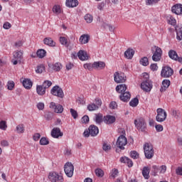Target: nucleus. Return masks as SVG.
Here are the masks:
<instances>
[{"mask_svg": "<svg viewBox=\"0 0 182 182\" xmlns=\"http://www.w3.org/2000/svg\"><path fill=\"white\" fill-rule=\"evenodd\" d=\"M44 70H45V65H40L37 67L36 72V73H42Z\"/></svg>", "mask_w": 182, "mask_h": 182, "instance_id": "nucleus-46", "label": "nucleus"}, {"mask_svg": "<svg viewBox=\"0 0 182 182\" xmlns=\"http://www.w3.org/2000/svg\"><path fill=\"white\" fill-rule=\"evenodd\" d=\"M168 86H170V80H164L162 82V86L161 87L160 91L161 92H164L166 91V89H167L168 87Z\"/></svg>", "mask_w": 182, "mask_h": 182, "instance_id": "nucleus-30", "label": "nucleus"}, {"mask_svg": "<svg viewBox=\"0 0 182 182\" xmlns=\"http://www.w3.org/2000/svg\"><path fill=\"white\" fill-rule=\"evenodd\" d=\"M155 129H156V132H163V125L156 124L155 126Z\"/></svg>", "mask_w": 182, "mask_h": 182, "instance_id": "nucleus-62", "label": "nucleus"}, {"mask_svg": "<svg viewBox=\"0 0 182 182\" xmlns=\"http://www.w3.org/2000/svg\"><path fill=\"white\" fill-rule=\"evenodd\" d=\"M176 174L177 176H182V167L179 166L176 169Z\"/></svg>", "mask_w": 182, "mask_h": 182, "instance_id": "nucleus-60", "label": "nucleus"}, {"mask_svg": "<svg viewBox=\"0 0 182 182\" xmlns=\"http://www.w3.org/2000/svg\"><path fill=\"white\" fill-rule=\"evenodd\" d=\"M112 146H110V144H107L106 143L103 144L102 145V149L104 150V151H108L109 150H111Z\"/></svg>", "mask_w": 182, "mask_h": 182, "instance_id": "nucleus-52", "label": "nucleus"}, {"mask_svg": "<svg viewBox=\"0 0 182 182\" xmlns=\"http://www.w3.org/2000/svg\"><path fill=\"white\" fill-rule=\"evenodd\" d=\"M134 124L138 130H140L141 132H146L147 125L146 124L144 119L139 118L138 119H135Z\"/></svg>", "mask_w": 182, "mask_h": 182, "instance_id": "nucleus-3", "label": "nucleus"}, {"mask_svg": "<svg viewBox=\"0 0 182 182\" xmlns=\"http://www.w3.org/2000/svg\"><path fill=\"white\" fill-rule=\"evenodd\" d=\"M51 136L54 139H58L59 137H62V136H63V133L60 132V128L54 127L51 131Z\"/></svg>", "mask_w": 182, "mask_h": 182, "instance_id": "nucleus-13", "label": "nucleus"}, {"mask_svg": "<svg viewBox=\"0 0 182 182\" xmlns=\"http://www.w3.org/2000/svg\"><path fill=\"white\" fill-rule=\"evenodd\" d=\"M90 36L87 34H83L80 37L79 42L81 45H85V43H89Z\"/></svg>", "mask_w": 182, "mask_h": 182, "instance_id": "nucleus-18", "label": "nucleus"}, {"mask_svg": "<svg viewBox=\"0 0 182 182\" xmlns=\"http://www.w3.org/2000/svg\"><path fill=\"white\" fill-rule=\"evenodd\" d=\"M64 171L67 176L73 177V171H75V166L72 163L67 162L64 166Z\"/></svg>", "mask_w": 182, "mask_h": 182, "instance_id": "nucleus-6", "label": "nucleus"}, {"mask_svg": "<svg viewBox=\"0 0 182 182\" xmlns=\"http://www.w3.org/2000/svg\"><path fill=\"white\" fill-rule=\"evenodd\" d=\"M150 69L153 71L157 70V69H159V66H157V64L154 63L150 65Z\"/></svg>", "mask_w": 182, "mask_h": 182, "instance_id": "nucleus-63", "label": "nucleus"}, {"mask_svg": "<svg viewBox=\"0 0 182 182\" xmlns=\"http://www.w3.org/2000/svg\"><path fill=\"white\" fill-rule=\"evenodd\" d=\"M142 175L146 180H149V178H150V169L149 167L145 166L143 168Z\"/></svg>", "mask_w": 182, "mask_h": 182, "instance_id": "nucleus-29", "label": "nucleus"}, {"mask_svg": "<svg viewBox=\"0 0 182 182\" xmlns=\"http://www.w3.org/2000/svg\"><path fill=\"white\" fill-rule=\"evenodd\" d=\"M83 136L84 137H89V136H90V130L89 129H85L84 133H83Z\"/></svg>", "mask_w": 182, "mask_h": 182, "instance_id": "nucleus-64", "label": "nucleus"}, {"mask_svg": "<svg viewBox=\"0 0 182 182\" xmlns=\"http://www.w3.org/2000/svg\"><path fill=\"white\" fill-rule=\"evenodd\" d=\"M87 109L90 112H93L94 110H97L99 106L96 105V104H90L87 106Z\"/></svg>", "mask_w": 182, "mask_h": 182, "instance_id": "nucleus-42", "label": "nucleus"}, {"mask_svg": "<svg viewBox=\"0 0 182 182\" xmlns=\"http://www.w3.org/2000/svg\"><path fill=\"white\" fill-rule=\"evenodd\" d=\"M43 87H44L46 90L49 89L52 86V82L49 80H46L43 82L42 85Z\"/></svg>", "mask_w": 182, "mask_h": 182, "instance_id": "nucleus-43", "label": "nucleus"}, {"mask_svg": "<svg viewBox=\"0 0 182 182\" xmlns=\"http://www.w3.org/2000/svg\"><path fill=\"white\" fill-rule=\"evenodd\" d=\"M114 80L116 83H124L126 82V75L123 73L116 72L114 74Z\"/></svg>", "mask_w": 182, "mask_h": 182, "instance_id": "nucleus-11", "label": "nucleus"}, {"mask_svg": "<svg viewBox=\"0 0 182 182\" xmlns=\"http://www.w3.org/2000/svg\"><path fill=\"white\" fill-rule=\"evenodd\" d=\"M144 150L146 159H153L154 156V149H153V145H151V144H145L144 146Z\"/></svg>", "mask_w": 182, "mask_h": 182, "instance_id": "nucleus-2", "label": "nucleus"}, {"mask_svg": "<svg viewBox=\"0 0 182 182\" xmlns=\"http://www.w3.org/2000/svg\"><path fill=\"white\" fill-rule=\"evenodd\" d=\"M36 92L39 96H43L46 93V89L43 85H37Z\"/></svg>", "mask_w": 182, "mask_h": 182, "instance_id": "nucleus-25", "label": "nucleus"}, {"mask_svg": "<svg viewBox=\"0 0 182 182\" xmlns=\"http://www.w3.org/2000/svg\"><path fill=\"white\" fill-rule=\"evenodd\" d=\"M81 122L86 124L87 123H89V116L85 115L82 119H81Z\"/></svg>", "mask_w": 182, "mask_h": 182, "instance_id": "nucleus-56", "label": "nucleus"}, {"mask_svg": "<svg viewBox=\"0 0 182 182\" xmlns=\"http://www.w3.org/2000/svg\"><path fill=\"white\" fill-rule=\"evenodd\" d=\"M16 132L18 134L25 133V126L23 125V124H18L16 127Z\"/></svg>", "mask_w": 182, "mask_h": 182, "instance_id": "nucleus-37", "label": "nucleus"}, {"mask_svg": "<svg viewBox=\"0 0 182 182\" xmlns=\"http://www.w3.org/2000/svg\"><path fill=\"white\" fill-rule=\"evenodd\" d=\"M22 83H23V87H25V89H27L28 90H29V89H31L33 85L31 79H28V78H25L23 80Z\"/></svg>", "mask_w": 182, "mask_h": 182, "instance_id": "nucleus-17", "label": "nucleus"}, {"mask_svg": "<svg viewBox=\"0 0 182 182\" xmlns=\"http://www.w3.org/2000/svg\"><path fill=\"white\" fill-rule=\"evenodd\" d=\"M176 38L178 41H182V27H178L176 28Z\"/></svg>", "mask_w": 182, "mask_h": 182, "instance_id": "nucleus-33", "label": "nucleus"}, {"mask_svg": "<svg viewBox=\"0 0 182 182\" xmlns=\"http://www.w3.org/2000/svg\"><path fill=\"white\" fill-rule=\"evenodd\" d=\"M65 5L68 8H75V6L79 5V1L77 0H66Z\"/></svg>", "mask_w": 182, "mask_h": 182, "instance_id": "nucleus-21", "label": "nucleus"}, {"mask_svg": "<svg viewBox=\"0 0 182 182\" xmlns=\"http://www.w3.org/2000/svg\"><path fill=\"white\" fill-rule=\"evenodd\" d=\"M1 146H2V147H8V146H9V142L5 139H3L1 141Z\"/></svg>", "mask_w": 182, "mask_h": 182, "instance_id": "nucleus-58", "label": "nucleus"}, {"mask_svg": "<svg viewBox=\"0 0 182 182\" xmlns=\"http://www.w3.org/2000/svg\"><path fill=\"white\" fill-rule=\"evenodd\" d=\"M160 0H146V5H154L157 4Z\"/></svg>", "mask_w": 182, "mask_h": 182, "instance_id": "nucleus-54", "label": "nucleus"}, {"mask_svg": "<svg viewBox=\"0 0 182 182\" xmlns=\"http://www.w3.org/2000/svg\"><path fill=\"white\" fill-rule=\"evenodd\" d=\"M95 120L96 123H97L98 124H100V123L103 122V115H102L101 114H96Z\"/></svg>", "mask_w": 182, "mask_h": 182, "instance_id": "nucleus-39", "label": "nucleus"}, {"mask_svg": "<svg viewBox=\"0 0 182 182\" xmlns=\"http://www.w3.org/2000/svg\"><path fill=\"white\" fill-rule=\"evenodd\" d=\"M48 179L51 182H63V176L58 175V173L53 171L49 173Z\"/></svg>", "mask_w": 182, "mask_h": 182, "instance_id": "nucleus-5", "label": "nucleus"}, {"mask_svg": "<svg viewBox=\"0 0 182 182\" xmlns=\"http://www.w3.org/2000/svg\"><path fill=\"white\" fill-rule=\"evenodd\" d=\"M104 122L106 124H112L116 122V117L112 115H107L104 117Z\"/></svg>", "mask_w": 182, "mask_h": 182, "instance_id": "nucleus-20", "label": "nucleus"}, {"mask_svg": "<svg viewBox=\"0 0 182 182\" xmlns=\"http://www.w3.org/2000/svg\"><path fill=\"white\" fill-rule=\"evenodd\" d=\"M116 107H117V104L116 103V102H111L109 104V108L113 110L116 109Z\"/></svg>", "mask_w": 182, "mask_h": 182, "instance_id": "nucleus-61", "label": "nucleus"}, {"mask_svg": "<svg viewBox=\"0 0 182 182\" xmlns=\"http://www.w3.org/2000/svg\"><path fill=\"white\" fill-rule=\"evenodd\" d=\"M124 56L127 59H132L133 56H134V50H133V49L128 48L124 52Z\"/></svg>", "mask_w": 182, "mask_h": 182, "instance_id": "nucleus-28", "label": "nucleus"}, {"mask_svg": "<svg viewBox=\"0 0 182 182\" xmlns=\"http://www.w3.org/2000/svg\"><path fill=\"white\" fill-rule=\"evenodd\" d=\"M95 174L96 176H97V177H102V176H104L105 173L101 168H97L95 169Z\"/></svg>", "mask_w": 182, "mask_h": 182, "instance_id": "nucleus-48", "label": "nucleus"}, {"mask_svg": "<svg viewBox=\"0 0 182 182\" xmlns=\"http://www.w3.org/2000/svg\"><path fill=\"white\" fill-rule=\"evenodd\" d=\"M171 11L176 15H182V4H175L172 6Z\"/></svg>", "mask_w": 182, "mask_h": 182, "instance_id": "nucleus-14", "label": "nucleus"}, {"mask_svg": "<svg viewBox=\"0 0 182 182\" xmlns=\"http://www.w3.org/2000/svg\"><path fill=\"white\" fill-rule=\"evenodd\" d=\"M168 56L173 60H177V58H178V55L177 54V52H176L174 50H169Z\"/></svg>", "mask_w": 182, "mask_h": 182, "instance_id": "nucleus-31", "label": "nucleus"}, {"mask_svg": "<svg viewBox=\"0 0 182 182\" xmlns=\"http://www.w3.org/2000/svg\"><path fill=\"white\" fill-rule=\"evenodd\" d=\"M153 55L152 60L154 62H160L161 60V56L163 55V50L157 46H154L151 49Z\"/></svg>", "mask_w": 182, "mask_h": 182, "instance_id": "nucleus-1", "label": "nucleus"}, {"mask_svg": "<svg viewBox=\"0 0 182 182\" xmlns=\"http://www.w3.org/2000/svg\"><path fill=\"white\" fill-rule=\"evenodd\" d=\"M11 27H12V25H11L9 22H6L3 25L4 29H11Z\"/></svg>", "mask_w": 182, "mask_h": 182, "instance_id": "nucleus-59", "label": "nucleus"}, {"mask_svg": "<svg viewBox=\"0 0 182 182\" xmlns=\"http://www.w3.org/2000/svg\"><path fill=\"white\" fill-rule=\"evenodd\" d=\"M130 97H132V95H130V92L127 91L126 92H122L119 95V99L122 100V102H129L130 100Z\"/></svg>", "mask_w": 182, "mask_h": 182, "instance_id": "nucleus-15", "label": "nucleus"}, {"mask_svg": "<svg viewBox=\"0 0 182 182\" xmlns=\"http://www.w3.org/2000/svg\"><path fill=\"white\" fill-rule=\"evenodd\" d=\"M37 56L42 59V58H45L46 56V50L43 49H40L37 50Z\"/></svg>", "mask_w": 182, "mask_h": 182, "instance_id": "nucleus-38", "label": "nucleus"}, {"mask_svg": "<svg viewBox=\"0 0 182 182\" xmlns=\"http://www.w3.org/2000/svg\"><path fill=\"white\" fill-rule=\"evenodd\" d=\"M153 168V176H157V173H159V170H160V168H159V166L154 165L152 166Z\"/></svg>", "mask_w": 182, "mask_h": 182, "instance_id": "nucleus-55", "label": "nucleus"}, {"mask_svg": "<svg viewBox=\"0 0 182 182\" xmlns=\"http://www.w3.org/2000/svg\"><path fill=\"white\" fill-rule=\"evenodd\" d=\"M141 88L144 92H151L153 89V82L150 80H144L141 84Z\"/></svg>", "mask_w": 182, "mask_h": 182, "instance_id": "nucleus-7", "label": "nucleus"}, {"mask_svg": "<svg viewBox=\"0 0 182 182\" xmlns=\"http://www.w3.org/2000/svg\"><path fill=\"white\" fill-rule=\"evenodd\" d=\"M106 67V63H105V62L102 61H97V62H94V69H105V68Z\"/></svg>", "mask_w": 182, "mask_h": 182, "instance_id": "nucleus-24", "label": "nucleus"}, {"mask_svg": "<svg viewBox=\"0 0 182 182\" xmlns=\"http://www.w3.org/2000/svg\"><path fill=\"white\" fill-rule=\"evenodd\" d=\"M70 112L71 113V116H73V119H77V112L76 110H75L74 109H70Z\"/></svg>", "mask_w": 182, "mask_h": 182, "instance_id": "nucleus-53", "label": "nucleus"}, {"mask_svg": "<svg viewBox=\"0 0 182 182\" xmlns=\"http://www.w3.org/2000/svg\"><path fill=\"white\" fill-rule=\"evenodd\" d=\"M116 90L117 93H120V95H122V93L127 92V86L126 85V84L119 85L116 87Z\"/></svg>", "mask_w": 182, "mask_h": 182, "instance_id": "nucleus-19", "label": "nucleus"}, {"mask_svg": "<svg viewBox=\"0 0 182 182\" xmlns=\"http://www.w3.org/2000/svg\"><path fill=\"white\" fill-rule=\"evenodd\" d=\"M116 144L119 149L121 150H124V146L127 144V138H126V136L124 135L119 136L117 140Z\"/></svg>", "mask_w": 182, "mask_h": 182, "instance_id": "nucleus-9", "label": "nucleus"}, {"mask_svg": "<svg viewBox=\"0 0 182 182\" xmlns=\"http://www.w3.org/2000/svg\"><path fill=\"white\" fill-rule=\"evenodd\" d=\"M157 115H156V122H164L166 119H167V112L164 111L162 108H158L156 109Z\"/></svg>", "mask_w": 182, "mask_h": 182, "instance_id": "nucleus-4", "label": "nucleus"}, {"mask_svg": "<svg viewBox=\"0 0 182 182\" xmlns=\"http://www.w3.org/2000/svg\"><path fill=\"white\" fill-rule=\"evenodd\" d=\"M50 69H53L55 72H59L62 69V64L60 63H57L55 64H48Z\"/></svg>", "mask_w": 182, "mask_h": 182, "instance_id": "nucleus-22", "label": "nucleus"}, {"mask_svg": "<svg viewBox=\"0 0 182 182\" xmlns=\"http://www.w3.org/2000/svg\"><path fill=\"white\" fill-rule=\"evenodd\" d=\"M60 42L61 45H64L65 48H69L70 46V41H68V39L65 37H60Z\"/></svg>", "mask_w": 182, "mask_h": 182, "instance_id": "nucleus-32", "label": "nucleus"}, {"mask_svg": "<svg viewBox=\"0 0 182 182\" xmlns=\"http://www.w3.org/2000/svg\"><path fill=\"white\" fill-rule=\"evenodd\" d=\"M130 156L132 159H134V160H136L139 157V153H137V151H132L130 152Z\"/></svg>", "mask_w": 182, "mask_h": 182, "instance_id": "nucleus-49", "label": "nucleus"}, {"mask_svg": "<svg viewBox=\"0 0 182 182\" xmlns=\"http://www.w3.org/2000/svg\"><path fill=\"white\" fill-rule=\"evenodd\" d=\"M40 144L41 146H48V144H49V140H48V139H46V137H42L40 139Z\"/></svg>", "mask_w": 182, "mask_h": 182, "instance_id": "nucleus-45", "label": "nucleus"}, {"mask_svg": "<svg viewBox=\"0 0 182 182\" xmlns=\"http://www.w3.org/2000/svg\"><path fill=\"white\" fill-rule=\"evenodd\" d=\"M8 126L6 125V122L1 121L0 122V129L1 130H6Z\"/></svg>", "mask_w": 182, "mask_h": 182, "instance_id": "nucleus-51", "label": "nucleus"}, {"mask_svg": "<svg viewBox=\"0 0 182 182\" xmlns=\"http://www.w3.org/2000/svg\"><path fill=\"white\" fill-rule=\"evenodd\" d=\"M50 108L54 109L55 113H63V106H62L61 105H56V103L55 102H50Z\"/></svg>", "mask_w": 182, "mask_h": 182, "instance_id": "nucleus-12", "label": "nucleus"}, {"mask_svg": "<svg viewBox=\"0 0 182 182\" xmlns=\"http://www.w3.org/2000/svg\"><path fill=\"white\" fill-rule=\"evenodd\" d=\"M14 87H15V82H14V81H9L7 83V89L9 90H13Z\"/></svg>", "mask_w": 182, "mask_h": 182, "instance_id": "nucleus-47", "label": "nucleus"}, {"mask_svg": "<svg viewBox=\"0 0 182 182\" xmlns=\"http://www.w3.org/2000/svg\"><path fill=\"white\" fill-rule=\"evenodd\" d=\"M88 129L90 130V136L92 137H95L99 134V128L97 126L90 125Z\"/></svg>", "mask_w": 182, "mask_h": 182, "instance_id": "nucleus-16", "label": "nucleus"}, {"mask_svg": "<svg viewBox=\"0 0 182 182\" xmlns=\"http://www.w3.org/2000/svg\"><path fill=\"white\" fill-rule=\"evenodd\" d=\"M84 68L87 69V70H93L95 69V64L94 63H85L84 64Z\"/></svg>", "mask_w": 182, "mask_h": 182, "instance_id": "nucleus-44", "label": "nucleus"}, {"mask_svg": "<svg viewBox=\"0 0 182 182\" xmlns=\"http://www.w3.org/2000/svg\"><path fill=\"white\" fill-rule=\"evenodd\" d=\"M53 14H55V15H59V14H61L62 9H60V6L55 5L53 7Z\"/></svg>", "mask_w": 182, "mask_h": 182, "instance_id": "nucleus-35", "label": "nucleus"}, {"mask_svg": "<svg viewBox=\"0 0 182 182\" xmlns=\"http://www.w3.org/2000/svg\"><path fill=\"white\" fill-rule=\"evenodd\" d=\"M137 105H139V99L136 97L129 102V105L132 106V107H136Z\"/></svg>", "mask_w": 182, "mask_h": 182, "instance_id": "nucleus-41", "label": "nucleus"}, {"mask_svg": "<svg viewBox=\"0 0 182 182\" xmlns=\"http://www.w3.org/2000/svg\"><path fill=\"white\" fill-rule=\"evenodd\" d=\"M50 93L53 96H57V97H60L61 99H63V96H65V95L63 94V90H62V88H60V87H59L58 85L54 86L51 89Z\"/></svg>", "mask_w": 182, "mask_h": 182, "instance_id": "nucleus-8", "label": "nucleus"}, {"mask_svg": "<svg viewBox=\"0 0 182 182\" xmlns=\"http://www.w3.org/2000/svg\"><path fill=\"white\" fill-rule=\"evenodd\" d=\"M173 119H176V120H178V119H181V114L180 113V111L178 110H173L171 113Z\"/></svg>", "mask_w": 182, "mask_h": 182, "instance_id": "nucleus-34", "label": "nucleus"}, {"mask_svg": "<svg viewBox=\"0 0 182 182\" xmlns=\"http://www.w3.org/2000/svg\"><path fill=\"white\" fill-rule=\"evenodd\" d=\"M173 73H174V71L170 67L165 66L162 68L161 76L162 77H170V76H173Z\"/></svg>", "mask_w": 182, "mask_h": 182, "instance_id": "nucleus-10", "label": "nucleus"}, {"mask_svg": "<svg viewBox=\"0 0 182 182\" xmlns=\"http://www.w3.org/2000/svg\"><path fill=\"white\" fill-rule=\"evenodd\" d=\"M84 19L87 23H92L93 22V16L87 14L84 16Z\"/></svg>", "mask_w": 182, "mask_h": 182, "instance_id": "nucleus-36", "label": "nucleus"}, {"mask_svg": "<svg viewBox=\"0 0 182 182\" xmlns=\"http://www.w3.org/2000/svg\"><path fill=\"white\" fill-rule=\"evenodd\" d=\"M37 108L38 110H43L45 109V104L43 102H38L37 104Z\"/></svg>", "mask_w": 182, "mask_h": 182, "instance_id": "nucleus-57", "label": "nucleus"}, {"mask_svg": "<svg viewBox=\"0 0 182 182\" xmlns=\"http://www.w3.org/2000/svg\"><path fill=\"white\" fill-rule=\"evenodd\" d=\"M43 43L45 45H47L48 46H51V47H53V46H55L56 45V43H55V41H53L52 40V38H45L43 39Z\"/></svg>", "mask_w": 182, "mask_h": 182, "instance_id": "nucleus-26", "label": "nucleus"}, {"mask_svg": "<svg viewBox=\"0 0 182 182\" xmlns=\"http://www.w3.org/2000/svg\"><path fill=\"white\" fill-rule=\"evenodd\" d=\"M77 56L80 60H87L89 58V57H87V53L82 50L77 53Z\"/></svg>", "mask_w": 182, "mask_h": 182, "instance_id": "nucleus-23", "label": "nucleus"}, {"mask_svg": "<svg viewBox=\"0 0 182 182\" xmlns=\"http://www.w3.org/2000/svg\"><path fill=\"white\" fill-rule=\"evenodd\" d=\"M22 55H23V51H16L14 53V59H17L19 63H21L22 62Z\"/></svg>", "mask_w": 182, "mask_h": 182, "instance_id": "nucleus-27", "label": "nucleus"}, {"mask_svg": "<svg viewBox=\"0 0 182 182\" xmlns=\"http://www.w3.org/2000/svg\"><path fill=\"white\" fill-rule=\"evenodd\" d=\"M139 63L142 66H147L149 65V58L147 57H143L141 58Z\"/></svg>", "mask_w": 182, "mask_h": 182, "instance_id": "nucleus-40", "label": "nucleus"}, {"mask_svg": "<svg viewBox=\"0 0 182 182\" xmlns=\"http://www.w3.org/2000/svg\"><path fill=\"white\" fill-rule=\"evenodd\" d=\"M117 176H119V170L114 168L111 172V176L112 178H116Z\"/></svg>", "mask_w": 182, "mask_h": 182, "instance_id": "nucleus-50", "label": "nucleus"}]
</instances>
